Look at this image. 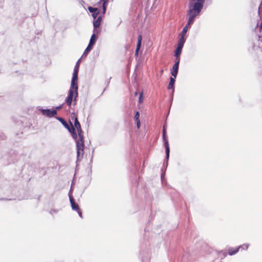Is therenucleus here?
<instances>
[{"label":"nucleus","instance_id":"1","mask_svg":"<svg viewBox=\"0 0 262 262\" xmlns=\"http://www.w3.org/2000/svg\"><path fill=\"white\" fill-rule=\"evenodd\" d=\"M78 86L77 82L71 81L68 95L66 99V102L68 106H70L72 104V101H74V105L76 104V99L78 94Z\"/></svg>","mask_w":262,"mask_h":262},{"label":"nucleus","instance_id":"2","mask_svg":"<svg viewBox=\"0 0 262 262\" xmlns=\"http://www.w3.org/2000/svg\"><path fill=\"white\" fill-rule=\"evenodd\" d=\"M198 7L195 6L193 7L192 5H189V10L187 13L188 16V25H191L194 20L195 17L201 12V9L198 8Z\"/></svg>","mask_w":262,"mask_h":262},{"label":"nucleus","instance_id":"3","mask_svg":"<svg viewBox=\"0 0 262 262\" xmlns=\"http://www.w3.org/2000/svg\"><path fill=\"white\" fill-rule=\"evenodd\" d=\"M76 149H77V156L78 159H79L80 155L81 157L83 155V151L84 148V141L83 135L78 136V138L76 140Z\"/></svg>","mask_w":262,"mask_h":262},{"label":"nucleus","instance_id":"4","mask_svg":"<svg viewBox=\"0 0 262 262\" xmlns=\"http://www.w3.org/2000/svg\"><path fill=\"white\" fill-rule=\"evenodd\" d=\"M163 140L164 143V146L166 150V159L167 161L169 157L170 149L164 125L163 128Z\"/></svg>","mask_w":262,"mask_h":262},{"label":"nucleus","instance_id":"5","mask_svg":"<svg viewBox=\"0 0 262 262\" xmlns=\"http://www.w3.org/2000/svg\"><path fill=\"white\" fill-rule=\"evenodd\" d=\"M185 42V38L183 35H181V37L179 39L178 47L175 51L174 55L176 57H178L181 53L182 48L183 47L184 44Z\"/></svg>","mask_w":262,"mask_h":262},{"label":"nucleus","instance_id":"6","mask_svg":"<svg viewBox=\"0 0 262 262\" xmlns=\"http://www.w3.org/2000/svg\"><path fill=\"white\" fill-rule=\"evenodd\" d=\"M43 115L48 117H52L57 114L56 110H51L50 109H40L39 110Z\"/></svg>","mask_w":262,"mask_h":262},{"label":"nucleus","instance_id":"7","mask_svg":"<svg viewBox=\"0 0 262 262\" xmlns=\"http://www.w3.org/2000/svg\"><path fill=\"white\" fill-rule=\"evenodd\" d=\"M205 0H189V5H192L193 7H198V8L202 9Z\"/></svg>","mask_w":262,"mask_h":262},{"label":"nucleus","instance_id":"8","mask_svg":"<svg viewBox=\"0 0 262 262\" xmlns=\"http://www.w3.org/2000/svg\"><path fill=\"white\" fill-rule=\"evenodd\" d=\"M80 59H79L76 62V66H75L74 72L73 73V76L72 78V81L77 82L78 79V73L79 70V62Z\"/></svg>","mask_w":262,"mask_h":262},{"label":"nucleus","instance_id":"9","mask_svg":"<svg viewBox=\"0 0 262 262\" xmlns=\"http://www.w3.org/2000/svg\"><path fill=\"white\" fill-rule=\"evenodd\" d=\"M102 16H99L97 18L93 21L94 31L97 32L96 29L98 28L101 23Z\"/></svg>","mask_w":262,"mask_h":262},{"label":"nucleus","instance_id":"10","mask_svg":"<svg viewBox=\"0 0 262 262\" xmlns=\"http://www.w3.org/2000/svg\"><path fill=\"white\" fill-rule=\"evenodd\" d=\"M177 64L178 63H174V64L173 66V67L171 71V75L174 78H176L178 72L179 65H177Z\"/></svg>","mask_w":262,"mask_h":262},{"label":"nucleus","instance_id":"11","mask_svg":"<svg viewBox=\"0 0 262 262\" xmlns=\"http://www.w3.org/2000/svg\"><path fill=\"white\" fill-rule=\"evenodd\" d=\"M69 198L72 209L74 210H78L79 209L78 205L75 202L74 199L70 195Z\"/></svg>","mask_w":262,"mask_h":262},{"label":"nucleus","instance_id":"12","mask_svg":"<svg viewBox=\"0 0 262 262\" xmlns=\"http://www.w3.org/2000/svg\"><path fill=\"white\" fill-rule=\"evenodd\" d=\"M57 119L69 130V132H71L70 129L71 128V126H70L64 119L60 117H57Z\"/></svg>","mask_w":262,"mask_h":262},{"label":"nucleus","instance_id":"13","mask_svg":"<svg viewBox=\"0 0 262 262\" xmlns=\"http://www.w3.org/2000/svg\"><path fill=\"white\" fill-rule=\"evenodd\" d=\"M70 124L71 125V128L70 129L71 132H70L72 134V137L75 140H76V139L78 138V136H77V135L76 134V132L75 131V127H74V126L73 125V124H72V123L71 122H70Z\"/></svg>","mask_w":262,"mask_h":262},{"label":"nucleus","instance_id":"14","mask_svg":"<svg viewBox=\"0 0 262 262\" xmlns=\"http://www.w3.org/2000/svg\"><path fill=\"white\" fill-rule=\"evenodd\" d=\"M175 78L174 77H170V81H169V84H168V89L169 90L170 89H172V92L173 93L174 92V82H175Z\"/></svg>","mask_w":262,"mask_h":262},{"label":"nucleus","instance_id":"15","mask_svg":"<svg viewBox=\"0 0 262 262\" xmlns=\"http://www.w3.org/2000/svg\"><path fill=\"white\" fill-rule=\"evenodd\" d=\"M241 247H242V246H239L238 248H236L235 249H234L233 248H229L228 249L229 254L230 255H232L236 254L238 251V250Z\"/></svg>","mask_w":262,"mask_h":262},{"label":"nucleus","instance_id":"16","mask_svg":"<svg viewBox=\"0 0 262 262\" xmlns=\"http://www.w3.org/2000/svg\"><path fill=\"white\" fill-rule=\"evenodd\" d=\"M96 39L97 36L95 33H93L91 37L89 45H90L93 47L95 44Z\"/></svg>","mask_w":262,"mask_h":262},{"label":"nucleus","instance_id":"17","mask_svg":"<svg viewBox=\"0 0 262 262\" xmlns=\"http://www.w3.org/2000/svg\"><path fill=\"white\" fill-rule=\"evenodd\" d=\"M99 3H102V11L101 13L102 15H103L105 14L106 12V5L107 4V2L106 1H105L104 0H100Z\"/></svg>","mask_w":262,"mask_h":262},{"label":"nucleus","instance_id":"18","mask_svg":"<svg viewBox=\"0 0 262 262\" xmlns=\"http://www.w3.org/2000/svg\"><path fill=\"white\" fill-rule=\"evenodd\" d=\"M74 127H75V129L76 128L77 129L81 128L80 123L79 122L77 118H75V119Z\"/></svg>","mask_w":262,"mask_h":262},{"label":"nucleus","instance_id":"19","mask_svg":"<svg viewBox=\"0 0 262 262\" xmlns=\"http://www.w3.org/2000/svg\"><path fill=\"white\" fill-rule=\"evenodd\" d=\"M190 26L191 25H188L187 23L186 26L183 28L181 35H183L184 36V35L187 32L188 28H190Z\"/></svg>","mask_w":262,"mask_h":262},{"label":"nucleus","instance_id":"20","mask_svg":"<svg viewBox=\"0 0 262 262\" xmlns=\"http://www.w3.org/2000/svg\"><path fill=\"white\" fill-rule=\"evenodd\" d=\"M92 46L89 45L88 46L87 48L85 49L83 55H86L88 53L91 51V50L92 48Z\"/></svg>","mask_w":262,"mask_h":262},{"label":"nucleus","instance_id":"21","mask_svg":"<svg viewBox=\"0 0 262 262\" xmlns=\"http://www.w3.org/2000/svg\"><path fill=\"white\" fill-rule=\"evenodd\" d=\"M88 10H89V11L90 12L94 13V12H97L98 11V8H94V7H88Z\"/></svg>","mask_w":262,"mask_h":262},{"label":"nucleus","instance_id":"22","mask_svg":"<svg viewBox=\"0 0 262 262\" xmlns=\"http://www.w3.org/2000/svg\"><path fill=\"white\" fill-rule=\"evenodd\" d=\"M141 44L137 43L136 51H135V55L137 56L138 54V52L141 47Z\"/></svg>","mask_w":262,"mask_h":262},{"label":"nucleus","instance_id":"23","mask_svg":"<svg viewBox=\"0 0 262 262\" xmlns=\"http://www.w3.org/2000/svg\"><path fill=\"white\" fill-rule=\"evenodd\" d=\"M58 212V210L55 209H52L50 211V214L52 215H54L55 214H56Z\"/></svg>","mask_w":262,"mask_h":262},{"label":"nucleus","instance_id":"24","mask_svg":"<svg viewBox=\"0 0 262 262\" xmlns=\"http://www.w3.org/2000/svg\"><path fill=\"white\" fill-rule=\"evenodd\" d=\"M100 13V11H97L96 12H94L92 14V16L93 17V18L94 19H96V18H97V17H98V14Z\"/></svg>","mask_w":262,"mask_h":262},{"label":"nucleus","instance_id":"25","mask_svg":"<svg viewBox=\"0 0 262 262\" xmlns=\"http://www.w3.org/2000/svg\"><path fill=\"white\" fill-rule=\"evenodd\" d=\"M139 116H140V114H139V112H137L135 114V119L136 121L139 120Z\"/></svg>","mask_w":262,"mask_h":262},{"label":"nucleus","instance_id":"26","mask_svg":"<svg viewBox=\"0 0 262 262\" xmlns=\"http://www.w3.org/2000/svg\"><path fill=\"white\" fill-rule=\"evenodd\" d=\"M77 132H78V136H80V135H83V131L82 130L81 128H80V129H77Z\"/></svg>","mask_w":262,"mask_h":262},{"label":"nucleus","instance_id":"27","mask_svg":"<svg viewBox=\"0 0 262 262\" xmlns=\"http://www.w3.org/2000/svg\"><path fill=\"white\" fill-rule=\"evenodd\" d=\"M142 36L141 35L138 36V43L141 44Z\"/></svg>","mask_w":262,"mask_h":262},{"label":"nucleus","instance_id":"28","mask_svg":"<svg viewBox=\"0 0 262 262\" xmlns=\"http://www.w3.org/2000/svg\"><path fill=\"white\" fill-rule=\"evenodd\" d=\"M241 246H242V247L241 248L244 249L245 248L246 249H247L249 247V244H245L242 245Z\"/></svg>","mask_w":262,"mask_h":262},{"label":"nucleus","instance_id":"29","mask_svg":"<svg viewBox=\"0 0 262 262\" xmlns=\"http://www.w3.org/2000/svg\"><path fill=\"white\" fill-rule=\"evenodd\" d=\"M180 58L178 57H177L176 59V60H175V63H178L177 65H179V62H180Z\"/></svg>","mask_w":262,"mask_h":262},{"label":"nucleus","instance_id":"30","mask_svg":"<svg viewBox=\"0 0 262 262\" xmlns=\"http://www.w3.org/2000/svg\"><path fill=\"white\" fill-rule=\"evenodd\" d=\"M137 122V127L138 128H139L140 127V120L136 121Z\"/></svg>","mask_w":262,"mask_h":262},{"label":"nucleus","instance_id":"31","mask_svg":"<svg viewBox=\"0 0 262 262\" xmlns=\"http://www.w3.org/2000/svg\"><path fill=\"white\" fill-rule=\"evenodd\" d=\"M142 93H141L140 95V97H139V101L140 103L142 102Z\"/></svg>","mask_w":262,"mask_h":262},{"label":"nucleus","instance_id":"32","mask_svg":"<svg viewBox=\"0 0 262 262\" xmlns=\"http://www.w3.org/2000/svg\"><path fill=\"white\" fill-rule=\"evenodd\" d=\"M78 211V213L79 215V216L81 217V218H82V212L79 210V209Z\"/></svg>","mask_w":262,"mask_h":262},{"label":"nucleus","instance_id":"33","mask_svg":"<svg viewBox=\"0 0 262 262\" xmlns=\"http://www.w3.org/2000/svg\"><path fill=\"white\" fill-rule=\"evenodd\" d=\"M61 107L60 106H57V107H56V110H59V109H60Z\"/></svg>","mask_w":262,"mask_h":262},{"label":"nucleus","instance_id":"34","mask_svg":"<svg viewBox=\"0 0 262 262\" xmlns=\"http://www.w3.org/2000/svg\"><path fill=\"white\" fill-rule=\"evenodd\" d=\"M260 28L261 29H262V21H261V23L260 24Z\"/></svg>","mask_w":262,"mask_h":262},{"label":"nucleus","instance_id":"35","mask_svg":"<svg viewBox=\"0 0 262 262\" xmlns=\"http://www.w3.org/2000/svg\"><path fill=\"white\" fill-rule=\"evenodd\" d=\"M137 94H138V93H137V92L135 93V96H137Z\"/></svg>","mask_w":262,"mask_h":262}]
</instances>
